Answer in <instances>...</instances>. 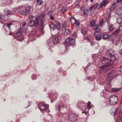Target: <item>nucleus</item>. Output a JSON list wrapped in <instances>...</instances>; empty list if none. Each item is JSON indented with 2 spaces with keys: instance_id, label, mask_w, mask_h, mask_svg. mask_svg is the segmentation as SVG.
I'll return each mask as SVG.
<instances>
[{
  "instance_id": "1",
  "label": "nucleus",
  "mask_w": 122,
  "mask_h": 122,
  "mask_svg": "<svg viewBox=\"0 0 122 122\" xmlns=\"http://www.w3.org/2000/svg\"><path fill=\"white\" fill-rule=\"evenodd\" d=\"M45 14L44 12H43L41 14L40 16L41 19L40 21V29H39V31L42 33L43 32L44 26V25L45 21L44 20H43V19L45 16Z\"/></svg>"
},
{
  "instance_id": "2",
  "label": "nucleus",
  "mask_w": 122,
  "mask_h": 122,
  "mask_svg": "<svg viewBox=\"0 0 122 122\" xmlns=\"http://www.w3.org/2000/svg\"><path fill=\"white\" fill-rule=\"evenodd\" d=\"M101 62L103 64L101 67L102 68L107 67L111 64V62L110 59L106 58H104L102 60Z\"/></svg>"
},
{
  "instance_id": "3",
  "label": "nucleus",
  "mask_w": 122,
  "mask_h": 122,
  "mask_svg": "<svg viewBox=\"0 0 122 122\" xmlns=\"http://www.w3.org/2000/svg\"><path fill=\"white\" fill-rule=\"evenodd\" d=\"M39 19L40 17L37 16L35 21L33 20H30L29 23V25L30 27H32L34 26H37L38 25Z\"/></svg>"
},
{
  "instance_id": "4",
  "label": "nucleus",
  "mask_w": 122,
  "mask_h": 122,
  "mask_svg": "<svg viewBox=\"0 0 122 122\" xmlns=\"http://www.w3.org/2000/svg\"><path fill=\"white\" fill-rule=\"evenodd\" d=\"M75 43V40L72 38H68L66 39V42L64 44L66 46L68 47L70 45H74Z\"/></svg>"
},
{
  "instance_id": "5",
  "label": "nucleus",
  "mask_w": 122,
  "mask_h": 122,
  "mask_svg": "<svg viewBox=\"0 0 122 122\" xmlns=\"http://www.w3.org/2000/svg\"><path fill=\"white\" fill-rule=\"evenodd\" d=\"M118 98L115 95L111 96L109 99L110 104L113 105L116 104L118 102Z\"/></svg>"
},
{
  "instance_id": "6",
  "label": "nucleus",
  "mask_w": 122,
  "mask_h": 122,
  "mask_svg": "<svg viewBox=\"0 0 122 122\" xmlns=\"http://www.w3.org/2000/svg\"><path fill=\"white\" fill-rule=\"evenodd\" d=\"M78 118L79 116L75 114L70 113L68 115V119L71 122H75Z\"/></svg>"
},
{
  "instance_id": "7",
  "label": "nucleus",
  "mask_w": 122,
  "mask_h": 122,
  "mask_svg": "<svg viewBox=\"0 0 122 122\" xmlns=\"http://www.w3.org/2000/svg\"><path fill=\"white\" fill-rule=\"evenodd\" d=\"M31 8V6H29L25 7V9L20 11V14L23 15H27V14L30 12V9Z\"/></svg>"
},
{
  "instance_id": "8",
  "label": "nucleus",
  "mask_w": 122,
  "mask_h": 122,
  "mask_svg": "<svg viewBox=\"0 0 122 122\" xmlns=\"http://www.w3.org/2000/svg\"><path fill=\"white\" fill-rule=\"evenodd\" d=\"M55 24H52L51 25V28L53 29H57V30H59L60 28V23L56 21L55 22Z\"/></svg>"
},
{
  "instance_id": "9",
  "label": "nucleus",
  "mask_w": 122,
  "mask_h": 122,
  "mask_svg": "<svg viewBox=\"0 0 122 122\" xmlns=\"http://www.w3.org/2000/svg\"><path fill=\"white\" fill-rule=\"evenodd\" d=\"M38 107L41 110H45L48 108V106L42 103H40L38 105Z\"/></svg>"
},
{
  "instance_id": "10",
  "label": "nucleus",
  "mask_w": 122,
  "mask_h": 122,
  "mask_svg": "<svg viewBox=\"0 0 122 122\" xmlns=\"http://www.w3.org/2000/svg\"><path fill=\"white\" fill-rule=\"evenodd\" d=\"M86 105L85 103L83 102H80L78 103L77 107L79 108L82 110H84L85 109Z\"/></svg>"
},
{
  "instance_id": "11",
  "label": "nucleus",
  "mask_w": 122,
  "mask_h": 122,
  "mask_svg": "<svg viewBox=\"0 0 122 122\" xmlns=\"http://www.w3.org/2000/svg\"><path fill=\"white\" fill-rule=\"evenodd\" d=\"M101 31L99 30L98 31H96L95 32V36L96 40L99 41L101 39V36L99 35L98 34V33H100Z\"/></svg>"
},
{
  "instance_id": "12",
  "label": "nucleus",
  "mask_w": 122,
  "mask_h": 122,
  "mask_svg": "<svg viewBox=\"0 0 122 122\" xmlns=\"http://www.w3.org/2000/svg\"><path fill=\"white\" fill-rule=\"evenodd\" d=\"M106 53L107 56H110L112 55L115 54L113 51L111 49H108L106 52Z\"/></svg>"
},
{
  "instance_id": "13",
  "label": "nucleus",
  "mask_w": 122,
  "mask_h": 122,
  "mask_svg": "<svg viewBox=\"0 0 122 122\" xmlns=\"http://www.w3.org/2000/svg\"><path fill=\"white\" fill-rule=\"evenodd\" d=\"M116 12L117 15H122V7H120L117 8L116 10Z\"/></svg>"
},
{
  "instance_id": "14",
  "label": "nucleus",
  "mask_w": 122,
  "mask_h": 122,
  "mask_svg": "<svg viewBox=\"0 0 122 122\" xmlns=\"http://www.w3.org/2000/svg\"><path fill=\"white\" fill-rule=\"evenodd\" d=\"M64 105L62 104H61L58 105L57 107L56 108L59 112H60L64 109Z\"/></svg>"
},
{
  "instance_id": "15",
  "label": "nucleus",
  "mask_w": 122,
  "mask_h": 122,
  "mask_svg": "<svg viewBox=\"0 0 122 122\" xmlns=\"http://www.w3.org/2000/svg\"><path fill=\"white\" fill-rule=\"evenodd\" d=\"M117 108L116 107H113L110 111V113L113 115H114L116 113Z\"/></svg>"
},
{
  "instance_id": "16",
  "label": "nucleus",
  "mask_w": 122,
  "mask_h": 122,
  "mask_svg": "<svg viewBox=\"0 0 122 122\" xmlns=\"http://www.w3.org/2000/svg\"><path fill=\"white\" fill-rule=\"evenodd\" d=\"M11 25V23H7V24L6 25V24L4 25L3 26L4 27V29L6 33H7V31L6 30V29L5 28H7L9 30H10V26Z\"/></svg>"
},
{
  "instance_id": "17",
  "label": "nucleus",
  "mask_w": 122,
  "mask_h": 122,
  "mask_svg": "<svg viewBox=\"0 0 122 122\" xmlns=\"http://www.w3.org/2000/svg\"><path fill=\"white\" fill-rule=\"evenodd\" d=\"M58 41V38L57 37H54L52 41V43L54 44H56Z\"/></svg>"
},
{
  "instance_id": "18",
  "label": "nucleus",
  "mask_w": 122,
  "mask_h": 122,
  "mask_svg": "<svg viewBox=\"0 0 122 122\" xmlns=\"http://www.w3.org/2000/svg\"><path fill=\"white\" fill-rule=\"evenodd\" d=\"M114 55L115 54L113 55H112L109 56L110 58V59L111 60V62H114L117 59Z\"/></svg>"
},
{
  "instance_id": "19",
  "label": "nucleus",
  "mask_w": 122,
  "mask_h": 122,
  "mask_svg": "<svg viewBox=\"0 0 122 122\" xmlns=\"http://www.w3.org/2000/svg\"><path fill=\"white\" fill-rule=\"evenodd\" d=\"M121 88H116L114 87L112 88L111 89V91L112 92H118L120 91Z\"/></svg>"
},
{
  "instance_id": "20",
  "label": "nucleus",
  "mask_w": 122,
  "mask_h": 122,
  "mask_svg": "<svg viewBox=\"0 0 122 122\" xmlns=\"http://www.w3.org/2000/svg\"><path fill=\"white\" fill-rule=\"evenodd\" d=\"M110 37V35L108 34H104L102 36V39L104 40L107 39Z\"/></svg>"
},
{
  "instance_id": "21",
  "label": "nucleus",
  "mask_w": 122,
  "mask_h": 122,
  "mask_svg": "<svg viewBox=\"0 0 122 122\" xmlns=\"http://www.w3.org/2000/svg\"><path fill=\"white\" fill-rule=\"evenodd\" d=\"M81 33L83 34H85L86 32V28L84 27L82 28L81 29Z\"/></svg>"
},
{
  "instance_id": "22",
  "label": "nucleus",
  "mask_w": 122,
  "mask_h": 122,
  "mask_svg": "<svg viewBox=\"0 0 122 122\" xmlns=\"http://www.w3.org/2000/svg\"><path fill=\"white\" fill-rule=\"evenodd\" d=\"M96 22L95 21L93 20L91 21L90 22V27H93L95 25Z\"/></svg>"
},
{
  "instance_id": "23",
  "label": "nucleus",
  "mask_w": 122,
  "mask_h": 122,
  "mask_svg": "<svg viewBox=\"0 0 122 122\" xmlns=\"http://www.w3.org/2000/svg\"><path fill=\"white\" fill-rule=\"evenodd\" d=\"M61 97L64 99V101H65L69 98V96L65 94L62 96Z\"/></svg>"
},
{
  "instance_id": "24",
  "label": "nucleus",
  "mask_w": 122,
  "mask_h": 122,
  "mask_svg": "<svg viewBox=\"0 0 122 122\" xmlns=\"http://www.w3.org/2000/svg\"><path fill=\"white\" fill-rule=\"evenodd\" d=\"M74 23V24L76 25V27H78L80 25V22L78 20H76Z\"/></svg>"
},
{
  "instance_id": "25",
  "label": "nucleus",
  "mask_w": 122,
  "mask_h": 122,
  "mask_svg": "<svg viewBox=\"0 0 122 122\" xmlns=\"http://www.w3.org/2000/svg\"><path fill=\"white\" fill-rule=\"evenodd\" d=\"M117 6V5L116 3L114 2L113 4L112 5L111 7L110 8V9L111 10H112L114 9Z\"/></svg>"
},
{
  "instance_id": "26",
  "label": "nucleus",
  "mask_w": 122,
  "mask_h": 122,
  "mask_svg": "<svg viewBox=\"0 0 122 122\" xmlns=\"http://www.w3.org/2000/svg\"><path fill=\"white\" fill-rule=\"evenodd\" d=\"M83 13L84 15L87 16L89 13L88 10L87 9H85L83 11Z\"/></svg>"
},
{
  "instance_id": "27",
  "label": "nucleus",
  "mask_w": 122,
  "mask_h": 122,
  "mask_svg": "<svg viewBox=\"0 0 122 122\" xmlns=\"http://www.w3.org/2000/svg\"><path fill=\"white\" fill-rule=\"evenodd\" d=\"M71 32L70 30V29H66L64 32V34L66 35L69 34Z\"/></svg>"
},
{
  "instance_id": "28",
  "label": "nucleus",
  "mask_w": 122,
  "mask_h": 122,
  "mask_svg": "<svg viewBox=\"0 0 122 122\" xmlns=\"http://www.w3.org/2000/svg\"><path fill=\"white\" fill-rule=\"evenodd\" d=\"M108 30L110 31H112L114 30L113 27L112 25H108Z\"/></svg>"
},
{
  "instance_id": "29",
  "label": "nucleus",
  "mask_w": 122,
  "mask_h": 122,
  "mask_svg": "<svg viewBox=\"0 0 122 122\" xmlns=\"http://www.w3.org/2000/svg\"><path fill=\"white\" fill-rule=\"evenodd\" d=\"M77 35L76 32L75 31L71 34V36L73 37H77Z\"/></svg>"
},
{
  "instance_id": "30",
  "label": "nucleus",
  "mask_w": 122,
  "mask_h": 122,
  "mask_svg": "<svg viewBox=\"0 0 122 122\" xmlns=\"http://www.w3.org/2000/svg\"><path fill=\"white\" fill-rule=\"evenodd\" d=\"M66 8L65 6L62 7L61 10H60V12L61 13H63L65 10Z\"/></svg>"
},
{
  "instance_id": "31",
  "label": "nucleus",
  "mask_w": 122,
  "mask_h": 122,
  "mask_svg": "<svg viewBox=\"0 0 122 122\" xmlns=\"http://www.w3.org/2000/svg\"><path fill=\"white\" fill-rule=\"evenodd\" d=\"M93 27V30H96L97 29H98L99 26L97 24L95 26V25Z\"/></svg>"
},
{
  "instance_id": "32",
  "label": "nucleus",
  "mask_w": 122,
  "mask_h": 122,
  "mask_svg": "<svg viewBox=\"0 0 122 122\" xmlns=\"http://www.w3.org/2000/svg\"><path fill=\"white\" fill-rule=\"evenodd\" d=\"M91 103L90 102H88L87 104V107L88 109H89L91 107Z\"/></svg>"
},
{
  "instance_id": "33",
  "label": "nucleus",
  "mask_w": 122,
  "mask_h": 122,
  "mask_svg": "<svg viewBox=\"0 0 122 122\" xmlns=\"http://www.w3.org/2000/svg\"><path fill=\"white\" fill-rule=\"evenodd\" d=\"M37 2L38 4L39 5L42 4L43 3V1L41 0H37Z\"/></svg>"
},
{
  "instance_id": "34",
  "label": "nucleus",
  "mask_w": 122,
  "mask_h": 122,
  "mask_svg": "<svg viewBox=\"0 0 122 122\" xmlns=\"http://www.w3.org/2000/svg\"><path fill=\"white\" fill-rule=\"evenodd\" d=\"M6 13L8 15H11L12 14V13L9 10H7V11Z\"/></svg>"
},
{
  "instance_id": "35",
  "label": "nucleus",
  "mask_w": 122,
  "mask_h": 122,
  "mask_svg": "<svg viewBox=\"0 0 122 122\" xmlns=\"http://www.w3.org/2000/svg\"><path fill=\"white\" fill-rule=\"evenodd\" d=\"M21 34L20 30L18 31L16 33V35L18 36H19L20 35H21Z\"/></svg>"
},
{
  "instance_id": "36",
  "label": "nucleus",
  "mask_w": 122,
  "mask_h": 122,
  "mask_svg": "<svg viewBox=\"0 0 122 122\" xmlns=\"http://www.w3.org/2000/svg\"><path fill=\"white\" fill-rule=\"evenodd\" d=\"M121 20L120 18H118L117 19V22L118 24H120L121 23Z\"/></svg>"
},
{
  "instance_id": "37",
  "label": "nucleus",
  "mask_w": 122,
  "mask_h": 122,
  "mask_svg": "<svg viewBox=\"0 0 122 122\" xmlns=\"http://www.w3.org/2000/svg\"><path fill=\"white\" fill-rule=\"evenodd\" d=\"M36 76L35 75H32V79L33 80H35L36 79Z\"/></svg>"
},
{
  "instance_id": "38",
  "label": "nucleus",
  "mask_w": 122,
  "mask_h": 122,
  "mask_svg": "<svg viewBox=\"0 0 122 122\" xmlns=\"http://www.w3.org/2000/svg\"><path fill=\"white\" fill-rule=\"evenodd\" d=\"M119 32V31L118 30H117L116 31L114 32L113 33V34L115 35H116Z\"/></svg>"
},
{
  "instance_id": "39",
  "label": "nucleus",
  "mask_w": 122,
  "mask_h": 122,
  "mask_svg": "<svg viewBox=\"0 0 122 122\" xmlns=\"http://www.w3.org/2000/svg\"><path fill=\"white\" fill-rule=\"evenodd\" d=\"M52 11L51 10L49 11H48V12L47 14L48 15L50 14V15H51V14H52Z\"/></svg>"
},
{
  "instance_id": "40",
  "label": "nucleus",
  "mask_w": 122,
  "mask_h": 122,
  "mask_svg": "<svg viewBox=\"0 0 122 122\" xmlns=\"http://www.w3.org/2000/svg\"><path fill=\"white\" fill-rule=\"evenodd\" d=\"M25 7V6L23 5H20L19 6L18 9H21L22 8H24Z\"/></svg>"
},
{
  "instance_id": "41",
  "label": "nucleus",
  "mask_w": 122,
  "mask_h": 122,
  "mask_svg": "<svg viewBox=\"0 0 122 122\" xmlns=\"http://www.w3.org/2000/svg\"><path fill=\"white\" fill-rule=\"evenodd\" d=\"M103 21H101L100 22V25L101 26H102L103 25Z\"/></svg>"
},
{
  "instance_id": "42",
  "label": "nucleus",
  "mask_w": 122,
  "mask_h": 122,
  "mask_svg": "<svg viewBox=\"0 0 122 122\" xmlns=\"http://www.w3.org/2000/svg\"><path fill=\"white\" fill-rule=\"evenodd\" d=\"M116 2L117 3H122V0H117L116 1Z\"/></svg>"
},
{
  "instance_id": "43",
  "label": "nucleus",
  "mask_w": 122,
  "mask_h": 122,
  "mask_svg": "<svg viewBox=\"0 0 122 122\" xmlns=\"http://www.w3.org/2000/svg\"><path fill=\"white\" fill-rule=\"evenodd\" d=\"M76 20H72V19H70V21L71 23H74L75 21Z\"/></svg>"
},
{
  "instance_id": "44",
  "label": "nucleus",
  "mask_w": 122,
  "mask_h": 122,
  "mask_svg": "<svg viewBox=\"0 0 122 122\" xmlns=\"http://www.w3.org/2000/svg\"><path fill=\"white\" fill-rule=\"evenodd\" d=\"M107 24H108V25H112L110 24L109 20V19L107 20Z\"/></svg>"
},
{
  "instance_id": "45",
  "label": "nucleus",
  "mask_w": 122,
  "mask_h": 122,
  "mask_svg": "<svg viewBox=\"0 0 122 122\" xmlns=\"http://www.w3.org/2000/svg\"><path fill=\"white\" fill-rule=\"evenodd\" d=\"M54 95L56 97H57L58 96V94L56 92V93L55 92L54 93Z\"/></svg>"
},
{
  "instance_id": "46",
  "label": "nucleus",
  "mask_w": 122,
  "mask_h": 122,
  "mask_svg": "<svg viewBox=\"0 0 122 122\" xmlns=\"http://www.w3.org/2000/svg\"><path fill=\"white\" fill-rule=\"evenodd\" d=\"M118 29L119 30H122V25L119 27Z\"/></svg>"
},
{
  "instance_id": "47",
  "label": "nucleus",
  "mask_w": 122,
  "mask_h": 122,
  "mask_svg": "<svg viewBox=\"0 0 122 122\" xmlns=\"http://www.w3.org/2000/svg\"><path fill=\"white\" fill-rule=\"evenodd\" d=\"M33 18V16L32 15H31L29 16V18L31 20V19Z\"/></svg>"
},
{
  "instance_id": "48",
  "label": "nucleus",
  "mask_w": 122,
  "mask_h": 122,
  "mask_svg": "<svg viewBox=\"0 0 122 122\" xmlns=\"http://www.w3.org/2000/svg\"><path fill=\"white\" fill-rule=\"evenodd\" d=\"M26 22H24L23 23H22L21 25L22 26H24L25 25Z\"/></svg>"
},
{
  "instance_id": "49",
  "label": "nucleus",
  "mask_w": 122,
  "mask_h": 122,
  "mask_svg": "<svg viewBox=\"0 0 122 122\" xmlns=\"http://www.w3.org/2000/svg\"><path fill=\"white\" fill-rule=\"evenodd\" d=\"M50 18L52 20H53L54 19V18L51 15L50 17Z\"/></svg>"
},
{
  "instance_id": "50",
  "label": "nucleus",
  "mask_w": 122,
  "mask_h": 122,
  "mask_svg": "<svg viewBox=\"0 0 122 122\" xmlns=\"http://www.w3.org/2000/svg\"><path fill=\"white\" fill-rule=\"evenodd\" d=\"M105 4L104 3H103L102 4H101L100 6V7H102L103 6L105 5Z\"/></svg>"
},
{
  "instance_id": "51",
  "label": "nucleus",
  "mask_w": 122,
  "mask_h": 122,
  "mask_svg": "<svg viewBox=\"0 0 122 122\" xmlns=\"http://www.w3.org/2000/svg\"><path fill=\"white\" fill-rule=\"evenodd\" d=\"M89 10L90 11H91L93 9V7L92 6H91V7H89Z\"/></svg>"
},
{
  "instance_id": "52",
  "label": "nucleus",
  "mask_w": 122,
  "mask_h": 122,
  "mask_svg": "<svg viewBox=\"0 0 122 122\" xmlns=\"http://www.w3.org/2000/svg\"><path fill=\"white\" fill-rule=\"evenodd\" d=\"M94 6H95V9L96 8H97L98 6V4H95L94 5Z\"/></svg>"
},
{
  "instance_id": "53",
  "label": "nucleus",
  "mask_w": 122,
  "mask_h": 122,
  "mask_svg": "<svg viewBox=\"0 0 122 122\" xmlns=\"http://www.w3.org/2000/svg\"><path fill=\"white\" fill-rule=\"evenodd\" d=\"M61 62L59 61H57V63L58 64H61Z\"/></svg>"
},
{
  "instance_id": "54",
  "label": "nucleus",
  "mask_w": 122,
  "mask_h": 122,
  "mask_svg": "<svg viewBox=\"0 0 122 122\" xmlns=\"http://www.w3.org/2000/svg\"><path fill=\"white\" fill-rule=\"evenodd\" d=\"M70 19L76 20V19L74 17L72 16L71 17Z\"/></svg>"
},
{
  "instance_id": "55",
  "label": "nucleus",
  "mask_w": 122,
  "mask_h": 122,
  "mask_svg": "<svg viewBox=\"0 0 122 122\" xmlns=\"http://www.w3.org/2000/svg\"><path fill=\"white\" fill-rule=\"evenodd\" d=\"M3 16L1 15H0V19H4L3 18Z\"/></svg>"
},
{
  "instance_id": "56",
  "label": "nucleus",
  "mask_w": 122,
  "mask_h": 122,
  "mask_svg": "<svg viewBox=\"0 0 122 122\" xmlns=\"http://www.w3.org/2000/svg\"><path fill=\"white\" fill-rule=\"evenodd\" d=\"M107 0H103V3H104L105 4L107 2Z\"/></svg>"
},
{
  "instance_id": "57",
  "label": "nucleus",
  "mask_w": 122,
  "mask_h": 122,
  "mask_svg": "<svg viewBox=\"0 0 122 122\" xmlns=\"http://www.w3.org/2000/svg\"><path fill=\"white\" fill-rule=\"evenodd\" d=\"M120 53L122 55V49L119 51Z\"/></svg>"
},
{
  "instance_id": "58",
  "label": "nucleus",
  "mask_w": 122,
  "mask_h": 122,
  "mask_svg": "<svg viewBox=\"0 0 122 122\" xmlns=\"http://www.w3.org/2000/svg\"><path fill=\"white\" fill-rule=\"evenodd\" d=\"M66 26V24H64L63 25V27H65Z\"/></svg>"
},
{
  "instance_id": "59",
  "label": "nucleus",
  "mask_w": 122,
  "mask_h": 122,
  "mask_svg": "<svg viewBox=\"0 0 122 122\" xmlns=\"http://www.w3.org/2000/svg\"><path fill=\"white\" fill-rule=\"evenodd\" d=\"M49 9V7H47V8H46V10L47 11Z\"/></svg>"
},
{
  "instance_id": "60",
  "label": "nucleus",
  "mask_w": 122,
  "mask_h": 122,
  "mask_svg": "<svg viewBox=\"0 0 122 122\" xmlns=\"http://www.w3.org/2000/svg\"><path fill=\"white\" fill-rule=\"evenodd\" d=\"M90 37H87V39L88 40H89L90 39Z\"/></svg>"
},
{
  "instance_id": "61",
  "label": "nucleus",
  "mask_w": 122,
  "mask_h": 122,
  "mask_svg": "<svg viewBox=\"0 0 122 122\" xmlns=\"http://www.w3.org/2000/svg\"><path fill=\"white\" fill-rule=\"evenodd\" d=\"M46 5H47V4L46 3L44 5V6L45 7H46Z\"/></svg>"
},
{
  "instance_id": "62",
  "label": "nucleus",
  "mask_w": 122,
  "mask_h": 122,
  "mask_svg": "<svg viewBox=\"0 0 122 122\" xmlns=\"http://www.w3.org/2000/svg\"><path fill=\"white\" fill-rule=\"evenodd\" d=\"M90 44L91 45H93V44L91 42H90Z\"/></svg>"
},
{
  "instance_id": "63",
  "label": "nucleus",
  "mask_w": 122,
  "mask_h": 122,
  "mask_svg": "<svg viewBox=\"0 0 122 122\" xmlns=\"http://www.w3.org/2000/svg\"><path fill=\"white\" fill-rule=\"evenodd\" d=\"M86 112L85 111L83 112H82V113H84L86 114Z\"/></svg>"
},
{
  "instance_id": "64",
  "label": "nucleus",
  "mask_w": 122,
  "mask_h": 122,
  "mask_svg": "<svg viewBox=\"0 0 122 122\" xmlns=\"http://www.w3.org/2000/svg\"><path fill=\"white\" fill-rule=\"evenodd\" d=\"M121 45H122V39L121 40Z\"/></svg>"
}]
</instances>
